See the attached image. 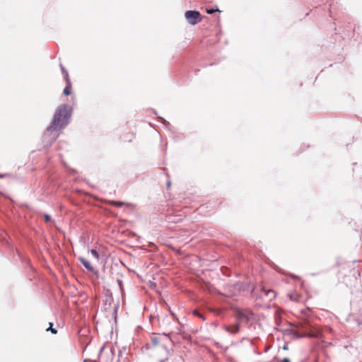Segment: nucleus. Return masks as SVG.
I'll list each match as a JSON object with an SVG mask.
<instances>
[{
  "mask_svg": "<svg viewBox=\"0 0 362 362\" xmlns=\"http://www.w3.org/2000/svg\"><path fill=\"white\" fill-rule=\"evenodd\" d=\"M274 291H272V290H268V291H267V295H269V293H272V294H274Z\"/></svg>",
  "mask_w": 362,
  "mask_h": 362,
  "instance_id": "nucleus-21",
  "label": "nucleus"
},
{
  "mask_svg": "<svg viewBox=\"0 0 362 362\" xmlns=\"http://www.w3.org/2000/svg\"><path fill=\"white\" fill-rule=\"evenodd\" d=\"M90 253L96 259H98V260L99 259L100 255H99L98 252L96 250H95V249L90 250Z\"/></svg>",
  "mask_w": 362,
  "mask_h": 362,
  "instance_id": "nucleus-11",
  "label": "nucleus"
},
{
  "mask_svg": "<svg viewBox=\"0 0 362 362\" xmlns=\"http://www.w3.org/2000/svg\"><path fill=\"white\" fill-rule=\"evenodd\" d=\"M193 314L197 316V315L199 314V313L198 312V310H194L193 311Z\"/></svg>",
  "mask_w": 362,
  "mask_h": 362,
  "instance_id": "nucleus-22",
  "label": "nucleus"
},
{
  "mask_svg": "<svg viewBox=\"0 0 362 362\" xmlns=\"http://www.w3.org/2000/svg\"><path fill=\"white\" fill-rule=\"evenodd\" d=\"M66 86L64 89V94L65 95H69L71 93V81H66Z\"/></svg>",
  "mask_w": 362,
  "mask_h": 362,
  "instance_id": "nucleus-6",
  "label": "nucleus"
},
{
  "mask_svg": "<svg viewBox=\"0 0 362 362\" xmlns=\"http://www.w3.org/2000/svg\"><path fill=\"white\" fill-rule=\"evenodd\" d=\"M9 175L8 174H0V178H4V177H8Z\"/></svg>",
  "mask_w": 362,
  "mask_h": 362,
  "instance_id": "nucleus-18",
  "label": "nucleus"
},
{
  "mask_svg": "<svg viewBox=\"0 0 362 362\" xmlns=\"http://www.w3.org/2000/svg\"><path fill=\"white\" fill-rule=\"evenodd\" d=\"M56 138H57V135H56V134L53 135V136H52L51 139H50V140H49V142L50 144H52V142H54V141L56 140Z\"/></svg>",
  "mask_w": 362,
  "mask_h": 362,
  "instance_id": "nucleus-17",
  "label": "nucleus"
},
{
  "mask_svg": "<svg viewBox=\"0 0 362 362\" xmlns=\"http://www.w3.org/2000/svg\"><path fill=\"white\" fill-rule=\"evenodd\" d=\"M103 349H104V346H103V347L100 349V352L101 353V352L103 351Z\"/></svg>",
  "mask_w": 362,
  "mask_h": 362,
  "instance_id": "nucleus-26",
  "label": "nucleus"
},
{
  "mask_svg": "<svg viewBox=\"0 0 362 362\" xmlns=\"http://www.w3.org/2000/svg\"><path fill=\"white\" fill-rule=\"evenodd\" d=\"M235 317L237 320V322L240 323H248L253 319V313L249 310H241L236 308L235 310Z\"/></svg>",
  "mask_w": 362,
  "mask_h": 362,
  "instance_id": "nucleus-2",
  "label": "nucleus"
},
{
  "mask_svg": "<svg viewBox=\"0 0 362 362\" xmlns=\"http://www.w3.org/2000/svg\"><path fill=\"white\" fill-rule=\"evenodd\" d=\"M308 336H309V337H315V335H314V334H309Z\"/></svg>",
  "mask_w": 362,
  "mask_h": 362,
  "instance_id": "nucleus-27",
  "label": "nucleus"
},
{
  "mask_svg": "<svg viewBox=\"0 0 362 362\" xmlns=\"http://www.w3.org/2000/svg\"><path fill=\"white\" fill-rule=\"evenodd\" d=\"M79 260L81 262V264L83 265V267L88 271L93 272L94 268L90 263L88 260L85 259L84 257H79Z\"/></svg>",
  "mask_w": 362,
  "mask_h": 362,
  "instance_id": "nucleus-5",
  "label": "nucleus"
},
{
  "mask_svg": "<svg viewBox=\"0 0 362 362\" xmlns=\"http://www.w3.org/2000/svg\"><path fill=\"white\" fill-rule=\"evenodd\" d=\"M279 362H291L290 361V359L288 358H284V359H282L281 361H280Z\"/></svg>",
  "mask_w": 362,
  "mask_h": 362,
  "instance_id": "nucleus-19",
  "label": "nucleus"
},
{
  "mask_svg": "<svg viewBox=\"0 0 362 362\" xmlns=\"http://www.w3.org/2000/svg\"><path fill=\"white\" fill-rule=\"evenodd\" d=\"M290 276L293 278V279H298L299 277L295 274H290Z\"/></svg>",
  "mask_w": 362,
  "mask_h": 362,
  "instance_id": "nucleus-20",
  "label": "nucleus"
},
{
  "mask_svg": "<svg viewBox=\"0 0 362 362\" xmlns=\"http://www.w3.org/2000/svg\"><path fill=\"white\" fill-rule=\"evenodd\" d=\"M167 185H168V187L170 186V181L168 182Z\"/></svg>",
  "mask_w": 362,
  "mask_h": 362,
  "instance_id": "nucleus-25",
  "label": "nucleus"
},
{
  "mask_svg": "<svg viewBox=\"0 0 362 362\" xmlns=\"http://www.w3.org/2000/svg\"><path fill=\"white\" fill-rule=\"evenodd\" d=\"M185 16L188 23L191 25H196L202 21L201 14L197 11H187L185 13Z\"/></svg>",
  "mask_w": 362,
  "mask_h": 362,
  "instance_id": "nucleus-3",
  "label": "nucleus"
},
{
  "mask_svg": "<svg viewBox=\"0 0 362 362\" xmlns=\"http://www.w3.org/2000/svg\"><path fill=\"white\" fill-rule=\"evenodd\" d=\"M52 326H53V323L49 322V327L48 328H47V329H46V331H47V332H49H49H51L52 334H57V329L53 328V327H52Z\"/></svg>",
  "mask_w": 362,
  "mask_h": 362,
  "instance_id": "nucleus-9",
  "label": "nucleus"
},
{
  "mask_svg": "<svg viewBox=\"0 0 362 362\" xmlns=\"http://www.w3.org/2000/svg\"><path fill=\"white\" fill-rule=\"evenodd\" d=\"M151 343L153 345L156 346L158 344V339L156 337H154L151 339Z\"/></svg>",
  "mask_w": 362,
  "mask_h": 362,
  "instance_id": "nucleus-15",
  "label": "nucleus"
},
{
  "mask_svg": "<svg viewBox=\"0 0 362 362\" xmlns=\"http://www.w3.org/2000/svg\"><path fill=\"white\" fill-rule=\"evenodd\" d=\"M197 316L199 317L200 318L204 320V317L203 315L199 313Z\"/></svg>",
  "mask_w": 362,
  "mask_h": 362,
  "instance_id": "nucleus-23",
  "label": "nucleus"
},
{
  "mask_svg": "<svg viewBox=\"0 0 362 362\" xmlns=\"http://www.w3.org/2000/svg\"><path fill=\"white\" fill-rule=\"evenodd\" d=\"M114 205L121 207L123 205V203L120 202H114Z\"/></svg>",
  "mask_w": 362,
  "mask_h": 362,
  "instance_id": "nucleus-16",
  "label": "nucleus"
},
{
  "mask_svg": "<svg viewBox=\"0 0 362 362\" xmlns=\"http://www.w3.org/2000/svg\"><path fill=\"white\" fill-rule=\"evenodd\" d=\"M216 11H220L217 6H216L215 8H206V13L209 14H212Z\"/></svg>",
  "mask_w": 362,
  "mask_h": 362,
  "instance_id": "nucleus-12",
  "label": "nucleus"
},
{
  "mask_svg": "<svg viewBox=\"0 0 362 362\" xmlns=\"http://www.w3.org/2000/svg\"><path fill=\"white\" fill-rule=\"evenodd\" d=\"M117 283L118 284V286H119V291L121 292V293L122 294L123 292H124V287H123V283H122V281L121 279H117Z\"/></svg>",
  "mask_w": 362,
  "mask_h": 362,
  "instance_id": "nucleus-10",
  "label": "nucleus"
},
{
  "mask_svg": "<svg viewBox=\"0 0 362 362\" xmlns=\"http://www.w3.org/2000/svg\"><path fill=\"white\" fill-rule=\"evenodd\" d=\"M284 349H287V346H284Z\"/></svg>",
  "mask_w": 362,
  "mask_h": 362,
  "instance_id": "nucleus-28",
  "label": "nucleus"
},
{
  "mask_svg": "<svg viewBox=\"0 0 362 362\" xmlns=\"http://www.w3.org/2000/svg\"><path fill=\"white\" fill-rule=\"evenodd\" d=\"M158 117V119H159L160 121H162V122L163 123V124H164L165 126H168V125H169V124H169V122H167L164 118H163V117Z\"/></svg>",
  "mask_w": 362,
  "mask_h": 362,
  "instance_id": "nucleus-14",
  "label": "nucleus"
},
{
  "mask_svg": "<svg viewBox=\"0 0 362 362\" xmlns=\"http://www.w3.org/2000/svg\"><path fill=\"white\" fill-rule=\"evenodd\" d=\"M60 68H61L62 72V74H63V75H64V77L65 81H69V80H70V79H69V77L68 71L66 70V69L64 68V66L62 64H60Z\"/></svg>",
  "mask_w": 362,
  "mask_h": 362,
  "instance_id": "nucleus-7",
  "label": "nucleus"
},
{
  "mask_svg": "<svg viewBox=\"0 0 362 362\" xmlns=\"http://www.w3.org/2000/svg\"><path fill=\"white\" fill-rule=\"evenodd\" d=\"M44 218H45V221L46 223H48V222L51 221V220H52L51 216L49 214H44Z\"/></svg>",
  "mask_w": 362,
  "mask_h": 362,
  "instance_id": "nucleus-13",
  "label": "nucleus"
},
{
  "mask_svg": "<svg viewBox=\"0 0 362 362\" xmlns=\"http://www.w3.org/2000/svg\"><path fill=\"white\" fill-rule=\"evenodd\" d=\"M243 340H247L250 342V344H252V341L248 339H243Z\"/></svg>",
  "mask_w": 362,
  "mask_h": 362,
  "instance_id": "nucleus-24",
  "label": "nucleus"
},
{
  "mask_svg": "<svg viewBox=\"0 0 362 362\" xmlns=\"http://www.w3.org/2000/svg\"><path fill=\"white\" fill-rule=\"evenodd\" d=\"M291 333L297 339H300L306 336L305 334H301L295 330H291Z\"/></svg>",
  "mask_w": 362,
  "mask_h": 362,
  "instance_id": "nucleus-8",
  "label": "nucleus"
},
{
  "mask_svg": "<svg viewBox=\"0 0 362 362\" xmlns=\"http://www.w3.org/2000/svg\"><path fill=\"white\" fill-rule=\"evenodd\" d=\"M160 362H164V361H163V360H161V361H160Z\"/></svg>",
  "mask_w": 362,
  "mask_h": 362,
  "instance_id": "nucleus-29",
  "label": "nucleus"
},
{
  "mask_svg": "<svg viewBox=\"0 0 362 362\" xmlns=\"http://www.w3.org/2000/svg\"><path fill=\"white\" fill-rule=\"evenodd\" d=\"M72 109L66 104L59 105L55 111L51 124L47 128L45 139L53 132L64 129L69 122L71 117Z\"/></svg>",
  "mask_w": 362,
  "mask_h": 362,
  "instance_id": "nucleus-1",
  "label": "nucleus"
},
{
  "mask_svg": "<svg viewBox=\"0 0 362 362\" xmlns=\"http://www.w3.org/2000/svg\"><path fill=\"white\" fill-rule=\"evenodd\" d=\"M225 331L227 332L235 334H237L239 332L240 329V324L239 322H235V324L230 325V326H225L224 327Z\"/></svg>",
  "mask_w": 362,
  "mask_h": 362,
  "instance_id": "nucleus-4",
  "label": "nucleus"
}]
</instances>
